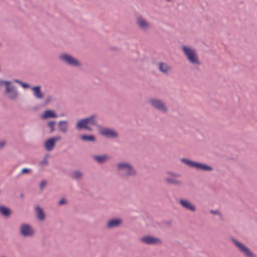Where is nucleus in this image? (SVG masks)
<instances>
[{
    "mask_svg": "<svg viewBox=\"0 0 257 257\" xmlns=\"http://www.w3.org/2000/svg\"><path fill=\"white\" fill-rule=\"evenodd\" d=\"M116 170L118 175L123 179L135 178L137 175L135 167L130 163L121 161L116 165Z\"/></svg>",
    "mask_w": 257,
    "mask_h": 257,
    "instance_id": "1",
    "label": "nucleus"
},
{
    "mask_svg": "<svg viewBox=\"0 0 257 257\" xmlns=\"http://www.w3.org/2000/svg\"><path fill=\"white\" fill-rule=\"evenodd\" d=\"M167 174L169 175V176L166 177L165 180L168 184L174 185L179 187L182 185V181L177 179V178L181 177L180 174L175 173L173 172H167Z\"/></svg>",
    "mask_w": 257,
    "mask_h": 257,
    "instance_id": "9",
    "label": "nucleus"
},
{
    "mask_svg": "<svg viewBox=\"0 0 257 257\" xmlns=\"http://www.w3.org/2000/svg\"><path fill=\"white\" fill-rule=\"evenodd\" d=\"M13 81H14V82L17 83H18V84H20L21 82V81H20V80H19V79H14L13 80Z\"/></svg>",
    "mask_w": 257,
    "mask_h": 257,
    "instance_id": "38",
    "label": "nucleus"
},
{
    "mask_svg": "<svg viewBox=\"0 0 257 257\" xmlns=\"http://www.w3.org/2000/svg\"><path fill=\"white\" fill-rule=\"evenodd\" d=\"M6 144V142L5 141H0V149L3 148Z\"/></svg>",
    "mask_w": 257,
    "mask_h": 257,
    "instance_id": "35",
    "label": "nucleus"
},
{
    "mask_svg": "<svg viewBox=\"0 0 257 257\" xmlns=\"http://www.w3.org/2000/svg\"><path fill=\"white\" fill-rule=\"evenodd\" d=\"M59 59L64 64L71 67L80 68L82 65L80 61L68 53H64L60 54L59 56Z\"/></svg>",
    "mask_w": 257,
    "mask_h": 257,
    "instance_id": "3",
    "label": "nucleus"
},
{
    "mask_svg": "<svg viewBox=\"0 0 257 257\" xmlns=\"http://www.w3.org/2000/svg\"><path fill=\"white\" fill-rule=\"evenodd\" d=\"M141 241L148 245H160L162 243L161 239L152 235H145L141 238Z\"/></svg>",
    "mask_w": 257,
    "mask_h": 257,
    "instance_id": "10",
    "label": "nucleus"
},
{
    "mask_svg": "<svg viewBox=\"0 0 257 257\" xmlns=\"http://www.w3.org/2000/svg\"><path fill=\"white\" fill-rule=\"evenodd\" d=\"M98 116L93 114L87 117L79 119L75 125L77 130L85 129L88 131H92V128L90 125L96 126L97 127Z\"/></svg>",
    "mask_w": 257,
    "mask_h": 257,
    "instance_id": "2",
    "label": "nucleus"
},
{
    "mask_svg": "<svg viewBox=\"0 0 257 257\" xmlns=\"http://www.w3.org/2000/svg\"><path fill=\"white\" fill-rule=\"evenodd\" d=\"M20 85L24 88H28L30 87V85L28 83H25L23 82L22 81L21 82Z\"/></svg>",
    "mask_w": 257,
    "mask_h": 257,
    "instance_id": "34",
    "label": "nucleus"
},
{
    "mask_svg": "<svg viewBox=\"0 0 257 257\" xmlns=\"http://www.w3.org/2000/svg\"><path fill=\"white\" fill-rule=\"evenodd\" d=\"M47 182L46 180H43L40 183V189L43 190L44 187L46 185Z\"/></svg>",
    "mask_w": 257,
    "mask_h": 257,
    "instance_id": "32",
    "label": "nucleus"
},
{
    "mask_svg": "<svg viewBox=\"0 0 257 257\" xmlns=\"http://www.w3.org/2000/svg\"><path fill=\"white\" fill-rule=\"evenodd\" d=\"M136 24L138 27L144 32L148 31L151 29V24L142 16H138L136 19Z\"/></svg>",
    "mask_w": 257,
    "mask_h": 257,
    "instance_id": "11",
    "label": "nucleus"
},
{
    "mask_svg": "<svg viewBox=\"0 0 257 257\" xmlns=\"http://www.w3.org/2000/svg\"><path fill=\"white\" fill-rule=\"evenodd\" d=\"M81 140L85 142H94L96 141L95 137L93 135L87 136L83 135L80 136Z\"/></svg>",
    "mask_w": 257,
    "mask_h": 257,
    "instance_id": "25",
    "label": "nucleus"
},
{
    "mask_svg": "<svg viewBox=\"0 0 257 257\" xmlns=\"http://www.w3.org/2000/svg\"><path fill=\"white\" fill-rule=\"evenodd\" d=\"M210 212L213 215H218L220 216H221V213L218 210H211Z\"/></svg>",
    "mask_w": 257,
    "mask_h": 257,
    "instance_id": "33",
    "label": "nucleus"
},
{
    "mask_svg": "<svg viewBox=\"0 0 257 257\" xmlns=\"http://www.w3.org/2000/svg\"><path fill=\"white\" fill-rule=\"evenodd\" d=\"M0 257H6V256L5 255H2V256H1Z\"/></svg>",
    "mask_w": 257,
    "mask_h": 257,
    "instance_id": "39",
    "label": "nucleus"
},
{
    "mask_svg": "<svg viewBox=\"0 0 257 257\" xmlns=\"http://www.w3.org/2000/svg\"><path fill=\"white\" fill-rule=\"evenodd\" d=\"M55 121H50L47 122V125L50 128V133H52L55 131Z\"/></svg>",
    "mask_w": 257,
    "mask_h": 257,
    "instance_id": "28",
    "label": "nucleus"
},
{
    "mask_svg": "<svg viewBox=\"0 0 257 257\" xmlns=\"http://www.w3.org/2000/svg\"><path fill=\"white\" fill-rule=\"evenodd\" d=\"M51 100V96L50 95L47 96V98L46 99V100H45V104H48Z\"/></svg>",
    "mask_w": 257,
    "mask_h": 257,
    "instance_id": "37",
    "label": "nucleus"
},
{
    "mask_svg": "<svg viewBox=\"0 0 257 257\" xmlns=\"http://www.w3.org/2000/svg\"><path fill=\"white\" fill-rule=\"evenodd\" d=\"M201 64L200 61L199 60L196 54L194 52V69H199V66Z\"/></svg>",
    "mask_w": 257,
    "mask_h": 257,
    "instance_id": "26",
    "label": "nucleus"
},
{
    "mask_svg": "<svg viewBox=\"0 0 257 257\" xmlns=\"http://www.w3.org/2000/svg\"><path fill=\"white\" fill-rule=\"evenodd\" d=\"M48 157V155H46L43 159L40 162L39 164L41 166H46L48 164V161L47 160V157Z\"/></svg>",
    "mask_w": 257,
    "mask_h": 257,
    "instance_id": "29",
    "label": "nucleus"
},
{
    "mask_svg": "<svg viewBox=\"0 0 257 257\" xmlns=\"http://www.w3.org/2000/svg\"><path fill=\"white\" fill-rule=\"evenodd\" d=\"M12 214L11 210L4 205H0V214L6 218L10 217Z\"/></svg>",
    "mask_w": 257,
    "mask_h": 257,
    "instance_id": "20",
    "label": "nucleus"
},
{
    "mask_svg": "<svg viewBox=\"0 0 257 257\" xmlns=\"http://www.w3.org/2000/svg\"><path fill=\"white\" fill-rule=\"evenodd\" d=\"M41 88L40 85L35 86L32 88L34 96L38 99H41L43 98V94L41 91Z\"/></svg>",
    "mask_w": 257,
    "mask_h": 257,
    "instance_id": "18",
    "label": "nucleus"
},
{
    "mask_svg": "<svg viewBox=\"0 0 257 257\" xmlns=\"http://www.w3.org/2000/svg\"><path fill=\"white\" fill-rule=\"evenodd\" d=\"M122 224V220L118 218H113L109 220L105 226L107 229H112L119 227Z\"/></svg>",
    "mask_w": 257,
    "mask_h": 257,
    "instance_id": "14",
    "label": "nucleus"
},
{
    "mask_svg": "<svg viewBox=\"0 0 257 257\" xmlns=\"http://www.w3.org/2000/svg\"><path fill=\"white\" fill-rule=\"evenodd\" d=\"M57 115L52 110H47L42 115L43 119H47L49 118H56Z\"/></svg>",
    "mask_w": 257,
    "mask_h": 257,
    "instance_id": "21",
    "label": "nucleus"
},
{
    "mask_svg": "<svg viewBox=\"0 0 257 257\" xmlns=\"http://www.w3.org/2000/svg\"><path fill=\"white\" fill-rule=\"evenodd\" d=\"M4 94L8 99L13 101L17 100L19 96L17 87L13 85L12 82L5 88Z\"/></svg>",
    "mask_w": 257,
    "mask_h": 257,
    "instance_id": "6",
    "label": "nucleus"
},
{
    "mask_svg": "<svg viewBox=\"0 0 257 257\" xmlns=\"http://www.w3.org/2000/svg\"><path fill=\"white\" fill-rule=\"evenodd\" d=\"M83 177L82 173L78 170H74L71 174V178L75 180H80Z\"/></svg>",
    "mask_w": 257,
    "mask_h": 257,
    "instance_id": "24",
    "label": "nucleus"
},
{
    "mask_svg": "<svg viewBox=\"0 0 257 257\" xmlns=\"http://www.w3.org/2000/svg\"><path fill=\"white\" fill-rule=\"evenodd\" d=\"M179 203L183 207L193 211V205H192L191 203L188 200L185 199H180L179 200Z\"/></svg>",
    "mask_w": 257,
    "mask_h": 257,
    "instance_id": "23",
    "label": "nucleus"
},
{
    "mask_svg": "<svg viewBox=\"0 0 257 257\" xmlns=\"http://www.w3.org/2000/svg\"><path fill=\"white\" fill-rule=\"evenodd\" d=\"M181 163L184 164L186 166L190 167H193V161L186 159L182 158L180 159Z\"/></svg>",
    "mask_w": 257,
    "mask_h": 257,
    "instance_id": "27",
    "label": "nucleus"
},
{
    "mask_svg": "<svg viewBox=\"0 0 257 257\" xmlns=\"http://www.w3.org/2000/svg\"><path fill=\"white\" fill-rule=\"evenodd\" d=\"M231 241L238 250L243 254L245 257H257L256 254L242 243L239 242L234 238H231Z\"/></svg>",
    "mask_w": 257,
    "mask_h": 257,
    "instance_id": "5",
    "label": "nucleus"
},
{
    "mask_svg": "<svg viewBox=\"0 0 257 257\" xmlns=\"http://www.w3.org/2000/svg\"><path fill=\"white\" fill-rule=\"evenodd\" d=\"M31 172V170L30 169H28V168H23L21 170V173L22 174H29Z\"/></svg>",
    "mask_w": 257,
    "mask_h": 257,
    "instance_id": "31",
    "label": "nucleus"
},
{
    "mask_svg": "<svg viewBox=\"0 0 257 257\" xmlns=\"http://www.w3.org/2000/svg\"><path fill=\"white\" fill-rule=\"evenodd\" d=\"M93 159L99 164H102L107 161H108L110 157L106 154L102 155H93L92 156Z\"/></svg>",
    "mask_w": 257,
    "mask_h": 257,
    "instance_id": "16",
    "label": "nucleus"
},
{
    "mask_svg": "<svg viewBox=\"0 0 257 257\" xmlns=\"http://www.w3.org/2000/svg\"><path fill=\"white\" fill-rule=\"evenodd\" d=\"M99 134L108 139H115L118 137V133L113 129L105 127L100 125L97 126Z\"/></svg>",
    "mask_w": 257,
    "mask_h": 257,
    "instance_id": "7",
    "label": "nucleus"
},
{
    "mask_svg": "<svg viewBox=\"0 0 257 257\" xmlns=\"http://www.w3.org/2000/svg\"><path fill=\"white\" fill-rule=\"evenodd\" d=\"M58 126L59 131L65 134L67 132L68 128V123L67 120H60L58 123Z\"/></svg>",
    "mask_w": 257,
    "mask_h": 257,
    "instance_id": "19",
    "label": "nucleus"
},
{
    "mask_svg": "<svg viewBox=\"0 0 257 257\" xmlns=\"http://www.w3.org/2000/svg\"><path fill=\"white\" fill-rule=\"evenodd\" d=\"M158 68L161 72L165 75L169 74L172 70V66L163 62H160L158 63Z\"/></svg>",
    "mask_w": 257,
    "mask_h": 257,
    "instance_id": "13",
    "label": "nucleus"
},
{
    "mask_svg": "<svg viewBox=\"0 0 257 257\" xmlns=\"http://www.w3.org/2000/svg\"><path fill=\"white\" fill-rule=\"evenodd\" d=\"M1 46H2V44H1V43H0V47H1Z\"/></svg>",
    "mask_w": 257,
    "mask_h": 257,
    "instance_id": "40",
    "label": "nucleus"
},
{
    "mask_svg": "<svg viewBox=\"0 0 257 257\" xmlns=\"http://www.w3.org/2000/svg\"><path fill=\"white\" fill-rule=\"evenodd\" d=\"M182 50L186 56L191 63H193V50L185 45H182Z\"/></svg>",
    "mask_w": 257,
    "mask_h": 257,
    "instance_id": "17",
    "label": "nucleus"
},
{
    "mask_svg": "<svg viewBox=\"0 0 257 257\" xmlns=\"http://www.w3.org/2000/svg\"><path fill=\"white\" fill-rule=\"evenodd\" d=\"M61 139L60 136H56L47 140L44 144L45 149L49 151L52 150L55 147V143Z\"/></svg>",
    "mask_w": 257,
    "mask_h": 257,
    "instance_id": "12",
    "label": "nucleus"
},
{
    "mask_svg": "<svg viewBox=\"0 0 257 257\" xmlns=\"http://www.w3.org/2000/svg\"><path fill=\"white\" fill-rule=\"evenodd\" d=\"M20 233L24 237H32L35 234V230L30 224L23 223L20 226Z\"/></svg>",
    "mask_w": 257,
    "mask_h": 257,
    "instance_id": "8",
    "label": "nucleus"
},
{
    "mask_svg": "<svg viewBox=\"0 0 257 257\" xmlns=\"http://www.w3.org/2000/svg\"><path fill=\"white\" fill-rule=\"evenodd\" d=\"M11 82L10 81L3 80L0 79V87L3 86V85H5L6 88L7 87H8V86L11 84Z\"/></svg>",
    "mask_w": 257,
    "mask_h": 257,
    "instance_id": "30",
    "label": "nucleus"
},
{
    "mask_svg": "<svg viewBox=\"0 0 257 257\" xmlns=\"http://www.w3.org/2000/svg\"><path fill=\"white\" fill-rule=\"evenodd\" d=\"M66 202V201L65 199L62 198L59 201L58 204L60 205H61L65 204Z\"/></svg>",
    "mask_w": 257,
    "mask_h": 257,
    "instance_id": "36",
    "label": "nucleus"
},
{
    "mask_svg": "<svg viewBox=\"0 0 257 257\" xmlns=\"http://www.w3.org/2000/svg\"><path fill=\"white\" fill-rule=\"evenodd\" d=\"M36 211L37 218L40 221H43L45 219V214L42 208L37 206L36 207Z\"/></svg>",
    "mask_w": 257,
    "mask_h": 257,
    "instance_id": "22",
    "label": "nucleus"
},
{
    "mask_svg": "<svg viewBox=\"0 0 257 257\" xmlns=\"http://www.w3.org/2000/svg\"><path fill=\"white\" fill-rule=\"evenodd\" d=\"M194 168L198 170L210 172L213 170L212 167L205 164L194 162Z\"/></svg>",
    "mask_w": 257,
    "mask_h": 257,
    "instance_id": "15",
    "label": "nucleus"
},
{
    "mask_svg": "<svg viewBox=\"0 0 257 257\" xmlns=\"http://www.w3.org/2000/svg\"><path fill=\"white\" fill-rule=\"evenodd\" d=\"M148 103L154 109L166 113L168 108L165 102L160 98L152 97L148 99Z\"/></svg>",
    "mask_w": 257,
    "mask_h": 257,
    "instance_id": "4",
    "label": "nucleus"
}]
</instances>
